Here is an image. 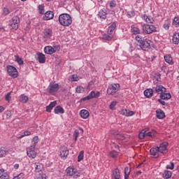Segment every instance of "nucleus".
<instances>
[{"label": "nucleus", "instance_id": "nucleus-36", "mask_svg": "<svg viewBox=\"0 0 179 179\" xmlns=\"http://www.w3.org/2000/svg\"><path fill=\"white\" fill-rule=\"evenodd\" d=\"M110 156L112 159H117L118 157V152L113 150L110 152Z\"/></svg>", "mask_w": 179, "mask_h": 179}, {"label": "nucleus", "instance_id": "nucleus-41", "mask_svg": "<svg viewBox=\"0 0 179 179\" xmlns=\"http://www.w3.org/2000/svg\"><path fill=\"white\" fill-rule=\"evenodd\" d=\"M115 138L118 141H124V139H125V136H124L122 134H117Z\"/></svg>", "mask_w": 179, "mask_h": 179}, {"label": "nucleus", "instance_id": "nucleus-10", "mask_svg": "<svg viewBox=\"0 0 179 179\" xmlns=\"http://www.w3.org/2000/svg\"><path fill=\"white\" fill-rule=\"evenodd\" d=\"M68 155H69V150L66 147H63L60 150V156L62 159H66Z\"/></svg>", "mask_w": 179, "mask_h": 179}, {"label": "nucleus", "instance_id": "nucleus-63", "mask_svg": "<svg viewBox=\"0 0 179 179\" xmlns=\"http://www.w3.org/2000/svg\"><path fill=\"white\" fill-rule=\"evenodd\" d=\"M110 134H111L112 135H115V136H117V135H118V131H117V130H112V131H110Z\"/></svg>", "mask_w": 179, "mask_h": 179}, {"label": "nucleus", "instance_id": "nucleus-19", "mask_svg": "<svg viewBox=\"0 0 179 179\" xmlns=\"http://www.w3.org/2000/svg\"><path fill=\"white\" fill-rule=\"evenodd\" d=\"M80 115L81 118L86 120V119L89 118V115H90L89 111L83 109L80 112Z\"/></svg>", "mask_w": 179, "mask_h": 179}, {"label": "nucleus", "instance_id": "nucleus-4", "mask_svg": "<svg viewBox=\"0 0 179 179\" xmlns=\"http://www.w3.org/2000/svg\"><path fill=\"white\" fill-rule=\"evenodd\" d=\"M98 97H100V92H94V91H92L88 96L82 98L80 99V102L82 103V101H86V100H92V99H97Z\"/></svg>", "mask_w": 179, "mask_h": 179}, {"label": "nucleus", "instance_id": "nucleus-23", "mask_svg": "<svg viewBox=\"0 0 179 179\" xmlns=\"http://www.w3.org/2000/svg\"><path fill=\"white\" fill-rule=\"evenodd\" d=\"M35 171H36V173H40V171H43V170H44V166L43 165V164L35 163Z\"/></svg>", "mask_w": 179, "mask_h": 179}, {"label": "nucleus", "instance_id": "nucleus-16", "mask_svg": "<svg viewBox=\"0 0 179 179\" xmlns=\"http://www.w3.org/2000/svg\"><path fill=\"white\" fill-rule=\"evenodd\" d=\"M54 19V13L52 11H47L43 16V20H51Z\"/></svg>", "mask_w": 179, "mask_h": 179}, {"label": "nucleus", "instance_id": "nucleus-46", "mask_svg": "<svg viewBox=\"0 0 179 179\" xmlns=\"http://www.w3.org/2000/svg\"><path fill=\"white\" fill-rule=\"evenodd\" d=\"M79 136V131H78L77 129H76L74 131L73 133V138H74V141L75 142H76L78 141V137Z\"/></svg>", "mask_w": 179, "mask_h": 179}, {"label": "nucleus", "instance_id": "nucleus-43", "mask_svg": "<svg viewBox=\"0 0 179 179\" xmlns=\"http://www.w3.org/2000/svg\"><path fill=\"white\" fill-rule=\"evenodd\" d=\"M76 92L77 93H83V92H85V88L82 86H78L76 88Z\"/></svg>", "mask_w": 179, "mask_h": 179}, {"label": "nucleus", "instance_id": "nucleus-2", "mask_svg": "<svg viewBox=\"0 0 179 179\" xmlns=\"http://www.w3.org/2000/svg\"><path fill=\"white\" fill-rule=\"evenodd\" d=\"M142 29L145 34H152V33H156V31H157L156 27L153 24H143Z\"/></svg>", "mask_w": 179, "mask_h": 179}, {"label": "nucleus", "instance_id": "nucleus-56", "mask_svg": "<svg viewBox=\"0 0 179 179\" xmlns=\"http://www.w3.org/2000/svg\"><path fill=\"white\" fill-rule=\"evenodd\" d=\"M166 169L167 170H174V164L173 162H171V166L167 165Z\"/></svg>", "mask_w": 179, "mask_h": 179}, {"label": "nucleus", "instance_id": "nucleus-21", "mask_svg": "<svg viewBox=\"0 0 179 179\" xmlns=\"http://www.w3.org/2000/svg\"><path fill=\"white\" fill-rule=\"evenodd\" d=\"M160 99H161L162 100H170V99H171V94L163 92V93L160 95Z\"/></svg>", "mask_w": 179, "mask_h": 179}, {"label": "nucleus", "instance_id": "nucleus-20", "mask_svg": "<svg viewBox=\"0 0 179 179\" xmlns=\"http://www.w3.org/2000/svg\"><path fill=\"white\" fill-rule=\"evenodd\" d=\"M153 93H154L153 90L151 88H149L144 91V96L150 99V97H152V96H153Z\"/></svg>", "mask_w": 179, "mask_h": 179}, {"label": "nucleus", "instance_id": "nucleus-38", "mask_svg": "<svg viewBox=\"0 0 179 179\" xmlns=\"http://www.w3.org/2000/svg\"><path fill=\"white\" fill-rule=\"evenodd\" d=\"M131 31L134 33V34H139L141 33L139 28L136 27H131Z\"/></svg>", "mask_w": 179, "mask_h": 179}, {"label": "nucleus", "instance_id": "nucleus-62", "mask_svg": "<svg viewBox=\"0 0 179 179\" xmlns=\"http://www.w3.org/2000/svg\"><path fill=\"white\" fill-rule=\"evenodd\" d=\"M113 32H114V29L111 28H108V34H110V36H112Z\"/></svg>", "mask_w": 179, "mask_h": 179}, {"label": "nucleus", "instance_id": "nucleus-1", "mask_svg": "<svg viewBox=\"0 0 179 179\" xmlns=\"http://www.w3.org/2000/svg\"><path fill=\"white\" fill-rule=\"evenodd\" d=\"M59 22L62 26H71L72 24V17L68 13H63L59 16Z\"/></svg>", "mask_w": 179, "mask_h": 179}, {"label": "nucleus", "instance_id": "nucleus-14", "mask_svg": "<svg viewBox=\"0 0 179 179\" xmlns=\"http://www.w3.org/2000/svg\"><path fill=\"white\" fill-rule=\"evenodd\" d=\"M150 153L155 157V159H157L159 157V147L151 148Z\"/></svg>", "mask_w": 179, "mask_h": 179}, {"label": "nucleus", "instance_id": "nucleus-13", "mask_svg": "<svg viewBox=\"0 0 179 179\" xmlns=\"http://www.w3.org/2000/svg\"><path fill=\"white\" fill-rule=\"evenodd\" d=\"M112 179H121V174L120 173V169H115L112 171Z\"/></svg>", "mask_w": 179, "mask_h": 179}, {"label": "nucleus", "instance_id": "nucleus-49", "mask_svg": "<svg viewBox=\"0 0 179 179\" xmlns=\"http://www.w3.org/2000/svg\"><path fill=\"white\" fill-rule=\"evenodd\" d=\"M12 92H8L7 94L5 96V99L6 100V101L10 102V99H12V97H10V94H11Z\"/></svg>", "mask_w": 179, "mask_h": 179}, {"label": "nucleus", "instance_id": "nucleus-42", "mask_svg": "<svg viewBox=\"0 0 179 179\" xmlns=\"http://www.w3.org/2000/svg\"><path fill=\"white\" fill-rule=\"evenodd\" d=\"M145 132H146V131L142 130V131L139 133V134H138V138H139V139H143V138H145V136H146Z\"/></svg>", "mask_w": 179, "mask_h": 179}, {"label": "nucleus", "instance_id": "nucleus-15", "mask_svg": "<svg viewBox=\"0 0 179 179\" xmlns=\"http://www.w3.org/2000/svg\"><path fill=\"white\" fill-rule=\"evenodd\" d=\"M156 115L157 118L159 120H163L164 118H166V114L162 109H158L156 110Z\"/></svg>", "mask_w": 179, "mask_h": 179}, {"label": "nucleus", "instance_id": "nucleus-54", "mask_svg": "<svg viewBox=\"0 0 179 179\" xmlns=\"http://www.w3.org/2000/svg\"><path fill=\"white\" fill-rule=\"evenodd\" d=\"M29 135H31V133L30 131H24V135H22L19 137V139H22V138H23V136H29Z\"/></svg>", "mask_w": 179, "mask_h": 179}, {"label": "nucleus", "instance_id": "nucleus-48", "mask_svg": "<svg viewBox=\"0 0 179 179\" xmlns=\"http://www.w3.org/2000/svg\"><path fill=\"white\" fill-rule=\"evenodd\" d=\"M115 106H117V101H112L109 108L110 110H115Z\"/></svg>", "mask_w": 179, "mask_h": 179}, {"label": "nucleus", "instance_id": "nucleus-39", "mask_svg": "<svg viewBox=\"0 0 179 179\" xmlns=\"http://www.w3.org/2000/svg\"><path fill=\"white\" fill-rule=\"evenodd\" d=\"M103 40H106L108 41H110V40L113 39V35L110 34H105L103 35V36L102 37Z\"/></svg>", "mask_w": 179, "mask_h": 179}, {"label": "nucleus", "instance_id": "nucleus-58", "mask_svg": "<svg viewBox=\"0 0 179 179\" xmlns=\"http://www.w3.org/2000/svg\"><path fill=\"white\" fill-rule=\"evenodd\" d=\"M71 80L73 82H78V80H79V78H78L77 75L74 74V75L72 76Z\"/></svg>", "mask_w": 179, "mask_h": 179}, {"label": "nucleus", "instance_id": "nucleus-29", "mask_svg": "<svg viewBox=\"0 0 179 179\" xmlns=\"http://www.w3.org/2000/svg\"><path fill=\"white\" fill-rule=\"evenodd\" d=\"M173 44H178L179 43V34L176 32L173 36Z\"/></svg>", "mask_w": 179, "mask_h": 179}, {"label": "nucleus", "instance_id": "nucleus-31", "mask_svg": "<svg viewBox=\"0 0 179 179\" xmlns=\"http://www.w3.org/2000/svg\"><path fill=\"white\" fill-rule=\"evenodd\" d=\"M135 114V112L129 110H123V115H126V117H131V115H134Z\"/></svg>", "mask_w": 179, "mask_h": 179}, {"label": "nucleus", "instance_id": "nucleus-59", "mask_svg": "<svg viewBox=\"0 0 179 179\" xmlns=\"http://www.w3.org/2000/svg\"><path fill=\"white\" fill-rule=\"evenodd\" d=\"M116 27H117V24L115 22L112 23L111 25L108 27L109 29H112L113 30H115Z\"/></svg>", "mask_w": 179, "mask_h": 179}, {"label": "nucleus", "instance_id": "nucleus-30", "mask_svg": "<svg viewBox=\"0 0 179 179\" xmlns=\"http://www.w3.org/2000/svg\"><path fill=\"white\" fill-rule=\"evenodd\" d=\"M171 176H173V173L170 171H165L163 173V177L165 179L171 178Z\"/></svg>", "mask_w": 179, "mask_h": 179}, {"label": "nucleus", "instance_id": "nucleus-60", "mask_svg": "<svg viewBox=\"0 0 179 179\" xmlns=\"http://www.w3.org/2000/svg\"><path fill=\"white\" fill-rule=\"evenodd\" d=\"M3 12L5 15H9V13H10L9 8H4L3 10Z\"/></svg>", "mask_w": 179, "mask_h": 179}, {"label": "nucleus", "instance_id": "nucleus-64", "mask_svg": "<svg viewBox=\"0 0 179 179\" xmlns=\"http://www.w3.org/2000/svg\"><path fill=\"white\" fill-rule=\"evenodd\" d=\"M158 103H160L162 106H166V102L162 99H158L157 100Z\"/></svg>", "mask_w": 179, "mask_h": 179}, {"label": "nucleus", "instance_id": "nucleus-45", "mask_svg": "<svg viewBox=\"0 0 179 179\" xmlns=\"http://www.w3.org/2000/svg\"><path fill=\"white\" fill-rule=\"evenodd\" d=\"M18 27H19V24L11 22L10 24L11 30H17Z\"/></svg>", "mask_w": 179, "mask_h": 179}, {"label": "nucleus", "instance_id": "nucleus-44", "mask_svg": "<svg viewBox=\"0 0 179 179\" xmlns=\"http://www.w3.org/2000/svg\"><path fill=\"white\" fill-rule=\"evenodd\" d=\"M38 9L39 13H41V15H44V5H43V4L39 5L38 7Z\"/></svg>", "mask_w": 179, "mask_h": 179}, {"label": "nucleus", "instance_id": "nucleus-26", "mask_svg": "<svg viewBox=\"0 0 179 179\" xmlns=\"http://www.w3.org/2000/svg\"><path fill=\"white\" fill-rule=\"evenodd\" d=\"M27 155L28 157H31V159H36V157L37 156V153H36V151L34 150H27Z\"/></svg>", "mask_w": 179, "mask_h": 179}, {"label": "nucleus", "instance_id": "nucleus-61", "mask_svg": "<svg viewBox=\"0 0 179 179\" xmlns=\"http://www.w3.org/2000/svg\"><path fill=\"white\" fill-rule=\"evenodd\" d=\"M23 173H20L18 176H15L13 179H23Z\"/></svg>", "mask_w": 179, "mask_h": 179}, {"label": "nucleus", "instance_id": "nucleus-55", "mask_svg": "<svg viewBox=\"0 0 179 179\" xmlns=\"http://www.w3.org/2000/svg\"><path fill=\"white\" fill-rule=\"evenodd\" d=\"M127 16H128V17H134V16H135V11H134V10L129 11L127 13Z\"/></svg>", "mask_w": 179, "mask_h": 179}, {"label": "nucleus", "instance_id": "nucleus-52", "mask_svg": "<svg viewBox=\"0 0 179 179\" xmlns=\"http://www.w3.org/2000/svg\"><path fill=\"white\" fill-rule=\"evenodd\" d=\"M32 143L33 145H37V143H38V136H35L33 138Z\"/></svg>", "mask_w": 179, "mask_h": 179}, {"label": "nucleus", "instance_id": "nucleus-40", "mask_svg": "<svg viewBox=\"0 0 179 179\" xmlns=\"http://www.w3.org/2000/svg\"><path fill=\"white\" fill-rule=\"evenodd\" d=\"M84 153H85V151H83V150H81V151L79 152V155H78V162H82V159H83V157H84V156H83Z\"/></svg>", "mask_w": 179, "mask_h": 179}, {"label": "nucleus", "instance_id": "nucleus-32", "mask_svg": "<svg viewBox=\"0 0 179 179\" xmlns=\"http://www.w3.org/2000/svg\"><path fill=\"white\" fill-rule=\"evenodd\" d=\"M131 173V169L128 168V166H126L124 168V179H129V174Z\"/></svg>", "mask_w": 179, "mask_h": 179}, {"label": "nucleus", "instance_id": "nucleus-17", "mask_svg": "<svg viewBox=\"0 0 179 179\" xmlns=\"http://www.w3.org/2000/svg\"><path fill=\"white\" fill-rule=\"evenodd\" d=\"M38 57L37 59L40 64L45 63V55L41 52L37 53Z\"/></svg>", "mask_w": 179, "mask_h": 179}, {"label": "nucleus", "instance_id": "nucleus-33", "mask_svg": "<svg viewBox=\"0 0 179 179\" xmlns=\"http://www.w3.org/2000/svg\"><path fill=\"white\" fill-rule=\"evenodd\" d=\"M164 59H165L166 62H167L168 64H170V65H173V57H171V55L164 56Z\"/></svg>", "mask_w": 179, "mask_h": 179}, {"label": "nucleus", "instance_id": "nucleus-6", "mask_svg": "<svg viewBox=\"0 0 179 179\" xmlns=\"http://www.w3.org/2000/svg\"><path fill=\"white\" fill-rule=\"evenodd\" d=\"M7 72L10 75V76H12V78H15L19 76V75L17 74V69H16L13 66H8Z\"/></svg>", "mask_w": 179, "mask_h": 179}, {"label": "nucleus", "instance_id": "nucleus-27", "mask_svg": "<svg viewBox=\"0 0 179 179\" xmlns=\"http://www.w3.org/2000/svg\"><path fill=\"white\" fill-rule=\"evenodd\" d=\"M143 19L145 20V22L147 23H155V19H153V17H150V16H148L146 15H143Z\"/></svg>", "mask_w": 179, "mask_h": 179}, {"label": "nucleus", "instance_id": "nucleus-34", "mask_svg": "<svg viewBox=\"0 0 179 179\" xmlns=\"http://www.w3.org/2000/svg\"><path fill=\"white\" fill-rule=\"evenodd\" d=\"M15 61L17 62L19 65H23V64H24V62H23V59L22 58L19 57V55H15Z\"/></svg>", "mask_w": 179, "mask_h": 179}, {"label": "nucleus", "instance_id": "nucleus-24", "mask_svg": "<svg viewBox=\"0 0 179 179\" xmlns=\"http://www.w3.org/2000/svg\"><path fill=\"white\" fill-rule=\"evenodd\" d=\"M57 106V101L51 102L49 106H46V111L47 113H51V110H52L53 107Z\"/></svg>", "mask_w": 179, "mask_h": 179}, {"label": "nucleus", "instance_id": "nucleus-5", "mask_svg": "<svg viewBox=\"0 0 179 179\" xmlns=\"http://www.w3.org/2000/svg\"><path fill=\"white\" fill-rule=\"evenodd\" d=\"M151 45L152 41L146 38L145 41H143L141 44H140V47L143 51H148L151 48Z\"/></svg>", "mask_w": 179, "mask_h": 179}, {"label": "nucleus", "instance_id": "nucleus-18", "mask_svg": "<svg viewBox=\"0 0 179 179\" xmlns=\"http://www.w3.org/2000/svg\"><path fill=\"white\" fill-rule=\"evenodd\" d=\"M44 52L45 54L52 55V54H54V52H55V49H54V48L51 46H46L44 48Z\"/></svg>", "mask_w": 179, "mask_h": 179}, {"label": "nucleus", "instance_id": "nucleus-37", "mask_svg": "<svg viewBox=\"0 0 179 179\" xmlns=\"http://www.w3.org/2000/svg\"><path fill=\"white\" fill-rule=\"evenodd\" d=\"M11 23H14L15 24H19V23H20V19L17 16H14L12 18Z\"/></svg>", "mask_w": 179, "mask_h": 179}, {"label": "nucleus", "instance_id": "nucleus-9", "mask_svg": "<svg viewBox=\"0 0 179 179\" xmlns=\"http://www.w3.org/2000/svg\"><path fill=\"white\" fill-rule=\"evenodd\" d=\"M66 173L67 176H76L77 177H79V173L76 171V169L72 168V167H68L66 170Z\"/></svg>", "mask_w": 179, "mask_h": 179}, {"label": "nucleus", "instance_id": "nucleus-3", "mask_svg": "<svg viewBox=\"0 0 179 179\" xmlns=\"http://www.w3.org/2000/svg\"><path fill=\"white\" fill-rule=\"evenodd\" d=\"M120 90V84L114 83L111 84L108 86L107 90V94L110 96H114V94L117 91Z\"/></svg>", "mask_w": 179, "mask_h": 179}, {"label": "nucleus", "instance_id": "nucleus-12", "mask_svg": "<svg viewBox=\"0 0 179 179\" xmlns=\"http://www.w3.org/2000/svg\"><path fill=\"white\" fill-rule=\"evenodd\" d=\"M166 88L163 87L162 85H159L155 88L154 93H156L157 94H162V93H166Z\"/></svg>", "mask_w": 179, "mask_h": 179}, {"label": "nucleus", "instance_id": "nucleus-50", "mask_svg": "<svg viewBox=\"0 0 179 179\" xmlns=\"http://www.w3.org/2000/svg\"><path fill=\"white\" fill-rule=\"evenodd\" d=\"M0 179H9V175L6 173H3L0 176Z\"/></svg>", "mask_w": 179, "mask_h": 179}, {"label": "nucleus", "instance_id": "nucleus-53", "mask_svg": "<svg viewBox=\"0 0 179 179\" xmlns=\"http://www.w3.org/2000/svg\"><path fill=\"white\" fill-rule=\"evenodd\" d=\"M136 41H138V43H139L140 44H142V43H143V40H142V37H141V36L138 35L136 36Z\"/></svg>", "mask_w": 179, "mask_h": 179}, {"label": "nucleus", "instance_id": "nucleus-35", "mask_svg": "<svg viewBox=\"0 0 179 179\" xmlns=\"http://www.w3.org/2000/svg\"><path fill=\"white\" fill-rule=\"evenodd\" d=\"M20 101L21 103H27L29 101V97L25 95H21Z\"/></svg>", "mask_w": 179, "mask_h": 179}, {"label": "nucleus", "instance_id": "nucleus-57", "mask_svg": "<svg viewBox=\"0 0 179 179\" xmlns=\"http://www.w3.org/2000/svg\"><path fill=\"white\" fill-rule=\"evenodd\" d=\"M109 5L110 8H115V6H117V3L115 0L111 1Z\"/></svg>", "mask_w": 179, "mask_h": 179}, {"label": "nucleus", "instance_id": "nucleus-28", "mask_svg": "<svg viewBox=\"0 0 179 179\" xmlns=\"http://www.w3.org/2000/svg\"><path fill=\"white\" fill-rule=\"evenodd\" d=\"M98 16L100 19H106L107 17V13L103 10H100Z\"/></svg>", "mask_w": 179, "mask_h": 179}, {"label": "nucleus", "instance_id": "nucleus-51", "mask_svg": "<svg viewBox=\"0 0 179 179\" xmlns=\"http://www.w3.org/2000/svg\"><path fill=\"white\" fill-rule=\"evenodd\" d=\"M173 24H174L176 27H178V24H179V18L176 17L173 19Z\"/></svg>", "mask_w": 179, "mask_h": 179}, {"label": "nucleus", "instance_id": "nucleus-7", "mask_svg": "<svg viewBox=\"0 0 179 179\" xmlns=\"http://www.w3.org/2000/svg\"><path fill=\"white\" fill-rule=\"evenodd\" d=\"M59 90V85L58 83L54 84L53 83H50L49 85V93H55L57 90Z\"/></svg>", "mask_w": 179, "mask_h": 179}, {"label": "nucleus", "instance_id": "nucleus-47", "mask_svg": "<svg viewBox=\"0 0 179 179\" xmlns=\"http://www.w3.org/2000/svg\"><path fill=\"white\" fill-rule=\"evenodd\" d=\"M155 134H156V131L152 130V131L145 133V136H155Z\"/></svg>", "mask_w": 179, "mask_h": 179}, {"label": "nucleus", "instance_id": "nucleus-25", "mask_svg": "<svg viewBox=\"0 0 179 179\" xmlns=\"http://www.w3.org/2000/svg\"><path fill=\"white\" fill-rule=\"evenodd\" d=\"M8 153H9V151L6 148L3 147L0 148V157H5Z\"/></svg>", "mask_w": 179, "mask_h": 179}, {"label": "nucleus", "instance_id": "nucleus-11", "mask_svg": "<svg viewBox=\"0 0 179 179\" xmlns=\"http://www.w3.org/2000/svg\"><path fill=\"white\" fill-rule=\"evenodd\" d=\"M52 37V29H45L43 30V38H51Z\"/></svg>", "mask_w": 179, "mask_h": 179}, {"label": "nucleus", "instance_id": "nucleus-8", "mask_svg": "<svg viewBox=\"0 0 179 179\" xmlns=\"http://www.w3.org/2000/svg\"><path fill=\"white\" fill-rule=\"evenodd\" d=\"M167 146H169L168 143H162L159 147H158V152L162 153V155H166L167 153Z\"/></svg>", "mask_w": 179, "mask_h": 179}, {"label": "nucleus", "instance_id": "nucleus-22", "mask_svg": "<svg viewBox=\"0 0 179 179\" xmlns=\"http://www.w3.org/2000/svg\"><path fill=\"white\" fill-rule=\"evenodd\" d=\"M54 111L55 114H64L65 113L64 108L61 106H56Z\"/></svg>", "mask_w": 179, "mask_h": 179}]
</instances>
